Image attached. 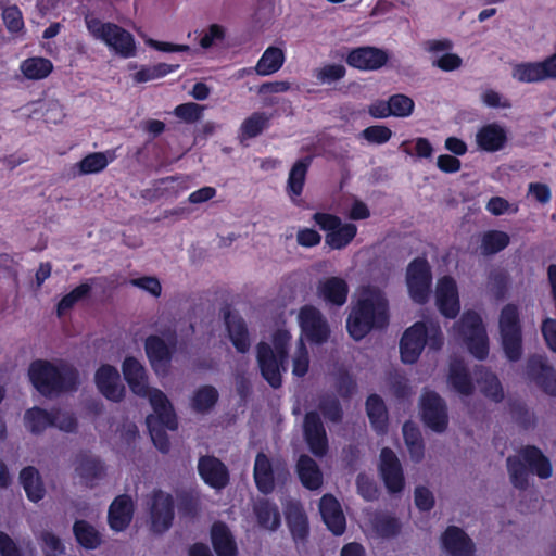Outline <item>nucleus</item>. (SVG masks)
I'll return each instance as SVG.
<instances>
[{
	"label": "nucleus",
	"instance_id": "1",
	"mask_svg": "<svg viewBox=\"0 0 556 556\" xmlns=\"http://www.w3.org/2000/svg\"><path fill=\"white\" fill-rule=\"evenodd\" d=\"M28 378L36 391L47 399L75 392L80 383L78 369L63 359L33 361L28 367Z\"/></svg>",
	"mask_w": 556,
	"mask_h": 556
},
{
	"label": "nucleus",
	"instance_id": "2",
	"mask_svg": "<svg viewBox=\"0 0 556 556\" xmlns=\"http://www.w3.org/2000/svg\"><path fill=\"white\" fill-rule=\"evenodd\" d=\"M387 300L378 292L367 289L352 303L346 317V330L355 341L363 340L372 330H381L389 324Z\"/></svg>",
	"mask_w": 556,
	"mask_h": 556
},
{
	"label": "nucleus",
	"instance_id": "3",
	"mask_svg": "<svg viewBox=\"0 0 556 556\" xmlns=\"http://www.w3.org/2000/svg\"><path fill=\"white\" fill-rule=\"evenodd\" d=\"M454 329L472 356L480 361L488 357L489 338L482 318L477 312H465Z\"/></svg>",
	"mask_w": 556,
	"mask_h": 556
},
{
	"label": "nucleus",
	"instance_id": "4",
	"mask_svg": "<svg viewBox=\"0 0 556 556\" xmlns=\"http://www.w3.org/2000/svg\"><path fill=\"white\" fill-rule=\"evenodd\" d=\"M502 346L510 362H517L522 355V333L519 309L515 304H506L500 315Z\"/></svg>",
	"mask_w": 556,
	"mask_h": 556
},
{
	"label": "nucleus",
	"instance_id": "5",
	"mask_svg": "<svg viewBox=\"0 0 556 556\" xmlns=\"http://www.w3.org/2000/svg\"><path fill=\"white\" fill-rule=\"evenodd\" d=\"M312 220L326 232L325 242L332 250H343L357 235V226L353 223H342V219L331 213L316 212Z\"/></svg>",
	"mask_w": 556,
	"mask_h": 556
},
{
	"label": "nucleus",
	"instance_id": "6",
	"mask_svg": "<svg viewBox=\"0 0 556 556\" xmlns=\"http://www.w3.org/2000/svg\"><path fill=\"white\" fill-rule=\"evenodd\" d=\"M405 280L412 301L419 305L426 304L431 295L433 276L425 256H417L408 263Z\"/></svg>",
	"mask_w": 556,
	"mask_h": 556
},
{
	"label": "nucleus",
	"instance_id": "7",
	"mask_svg": "<svg viewBox=\"0 0 556 556\" xmlns=\"http://www.w3.org/2000/svg\"><path fill=\"white\" fill-rule=\"evenodd\" d=\"M420 417L424 425L437 433H443L448 427V410L444 399L435 391H425L419 401Z\"/></svg>",
	"mask_w": 556,
	"mask_h": 556
},
{
	"label": "nucleus",
	"instance_id": "8",
	"mask_svg": "<svg viewBox=\"0 0 556 556\" xmlns=\"http://www.w3.org/2000/svg\"><path fill=\"white\" fill-rule=\"evenodd\" d=\"M299 325L302 334L314 344H323L330 337V327L323 313L314 305L306 304L300 308Z\"/></svg>",
	"mask_w": 556,
	"mask_h": 556
},
{
	"label": "nucleus",
	"instance_id": "9",
	"mask_svg": "<svg viewBox=\"0 0 556 556\" xmlns=\"http://www.w3.org/2000/svg\"><path fill=\"white\" fill-rule=\"evenodd\" d=\"M256 361L264 380L274 389L280 388L282 384L281 371L286 370L288 361L274 353L271 345L265 341H261L256 345Z\"/></svg>",
	"mask_w": 556,
	"mask_h": 556
},
{
	"label": "nucleus",
	"instance_id": "10",
	"mask_svg": "<svg viewBox=\"0 0 556 556\" xmlns=\"http://www.w3.org/2000/svg\"><path fill=\"white\" fill-rule=\"evenodd\" d=\"M175 518V502L172 494L163 490H154L150 503L151 530L162 534L173 525Z\"/></svg>",
	"mask_w": 556,
	"mask_h": 556
},
{
	"label": "nucleus",
	"instance_id": "11",
	"mask_svg": "<svg viewBox=\"0 0 556 556\" xmlns=\"http://www.w3.org/2000/svg\"><path fill=\"white\" fill-rule=\"evenodd\" d=\"M378 470L390 494H397L404 490L405 477L403 467L392 448L383 447L381 450Z\"/></svg>",
	"mask_w": 556,
	"mask_h": 556
},
{
	"label": "nucleus",
	"instance_id": "12",
	"mask_svg": "<svg viewBox=\"0 0 556 556\" xmlns=\"http://www.w3.org/2000/svg\"><path fill=\"white\" fill-rule=\"evenodd\" d=\"M303 438L314 456L321 458L328 453L329 441L318 412L309 410L305 414L303 419Z\"/></svg>",
	"mask_w": 556,
	"mask_h": 556
},
{
	"label": "nucleus",
	"instance_id": "13",
	"mask_svg": "<svg viewBox=\"0 0 556 556\" xmlns=\"http://www.w3.org/2000/svg\"><path fill=\"white\" fill-rule=\"evenodd\" d=\"M428 326L416 321L408 327L400 340V354L404 364H415L427 345Z\"/></svg>",
	"mask_w": 556,
	"mask_h": 556
},
{
	"label": "nucleus",
	"instance_id": "14",
	"mask_svg": "<svg viewBox=\"0 0 556 556\" xmlns=\"http://www.w3.org/2000/svg\"><path fill=\"white\" fill-rule=\"evenodd\" d=\"M388 61V52L372 46L353 48L345 56V62L350 67L362 72L378 71L382 68Z\"/></svg>",
	"mask_w": 556,
	"mask_h": 556
},
{
	"label": "nucleus",
	"instance_id": "15",
	"mask_svg": "<svg viewBox=\"0 0 556 556\" xmlns=\"http://www.w3.org/2000/svg\"><path fill=\"white\" fill-rule=\"evenodd\" d=\"M175 341L167 344L161 337L150 334L144 340V352L155 374H167L174 353Z\"/></svg>",
	"mask_w": 556,
	"mask_h": 556
},
{
	"label": "nucleus",
	"instance_id": "16",
	"mask_svg": "<svg viewBox=\"0 0 556 556\" xmlns=\"http://www.w3.org/2000/svg\"><path fill=\"white\" fill-rule=\"evenodd\" d=\"M527 376L543 392L556 396V372L542 355H532L527 361Z\"/></svg>",
	"mask_w": 556,
	"mask_h": 556
},
{
	"label": "nucleus",
	"instance_id": "17",
	"mask_svg": "<svg viewBox=\"0 0 556 556\" xmlns=\"http://www.w3.org/2000/svg\"><path fill=\"white\" fill-rule=\"evenodd\" d=\"M94 382L99 392L109 401L118 403L125 397V387L116 367L103 364L94 374Z\"/></svg>",
	"mask_w": 556,
	"mask_h": 556
},
{
	"label": "nucleus",
	"instance_id": "18",
	"mask_svg": "<svg viewBox=\"0 0 556 556\" xmlns=\"http://www.w3.org/2000/svg\"><path fill=\"white\" fill-rule=\"evenodd\" d=\"M198 472L204 483L215 490H223L230 480L227 466L213 455H204L199 458Z\"/></svg>",
	"mask_w": 556,
	"mask_h": 556
},
{
	"label": "nucleus",
	"instance_id": "19",
	"mask_svg": "<svg viewBox=\"0 0 556 556\" xmlns=\"http://www.w3.org/2000/svg\"><path fill=\"white\" fill-rule=\"evenodd\" d=\"M76 473L85 486L92 489L106 475L104 462L89 452H81L76 456Z\"/></svg>",
	"mask_w": 556,
	"mask_h": 556
},
{
	"label": "nucleus",
	"instance_id": "20",
	"mask_svg": "<svg viewBox=\"0 0 556 556\" xmlns=\"http://www.w3.org/2000/svg\"><path fill=\"white\" fill-rule=\"evenodd\" d=\"M437 306L440 313L450 319H454L459 313L460 305L457 286L450 276H444L438 281Z\"/></svg>",
	"mask_w": 556,
	"mask_h": 556
},
{
	"label": "nucleus",
	"instance_id": "21",
	"mask_svg": "<svg viewBox=\"0 0 556 556\" xmlns=\"http://www.w3.org/2000/svg\"><path fill=\"white\" fill-rule=\"evenodd\" d=\"M349 285L341 277H328L319 280L316 288V293L326 304L330 306H343L349 296Z\"/></svg>",
	"mask_w": 556,
	"mask_h": 556
},
{
	"label": "nucleus",
	"instance_id": "22",
	"mask_svg": "<svg viewBox=\"0 0 556 556\" xmlns=\"http://www.w3.org/2000/svg\"><path fill=\"white\" fill-rule=\"evenodd\" d=\"M134 501L127 494L116 496L108 511V522L113 531L122 532L128 528L134 517Z\"/></svg>",
	"mask_w": 556,
	"mask_h": 556
},
{
	"label": "nucleus",
	"instance_id": "23",
	"mask_svg": "<svg viewBox=\"0 0 556 556\" xmlns=\"http://www.w3.org/2000/svg\"><path fill=\"white\" fill-rule=\"evenodd\" d=\"M324 523L334 535H342L346 529L345 516L339 501L332 494H324L319 501Z\"/></svg>",
	"mask_w": 556,
	"mask_h": 556
},
{
	"label": "nucleus",
	"instance_id": "24",
	"mask_svg": "<svg viewBox=\"0 0 556 556\" xmlns=\"http://www.w3.org/2000/svg\"><path fill=\"white\" fill-rule=\"evenodd\" d=\"M122 372L131 392L138 396H148L149 384L144 366L134 356H126L122 363Z\"/></svg>",
	"mask_w": 556,
	"mask_h": 556
},
{
	"label": "nucleus",
	"instance_id": "25",
	"mask_svg": "<svg viewBox=\"0 0 556 556\" xmlns=\"http://www.w3.org/2000/svg\"><path fill=\"white\" fill-rule=\"evenodd\" d=\"M285 516L295 544H305L309 536V525L302 505L294 502L289 503L286 507Z\"/></svg>",
	"mask_w": 556,
	"mask_h": 556
},
{
	"label": "nucleus",
	"instance_id": "26",
	"mask_svg": "<svg viewBox=\"0 0 556 556\" xmlns=\"http://www.w3.org/2000/svg\"><path fill=\"white\" fill-rule=\"evenodd\" d=\"M442 546L451 556H473L475 544L463 529L448 526L442 534Z\"/></svg>",
	"mask_w": 556,
	"mask_h": 556
},
{
	"label": "nucleus",
	"instance_id": "27",
	"mask_svg": "<svg viewBox=\"0 0 556 556\" xmlns=\"http://www.w3.org/2000/svg\"><path fill=\"white\" fill-rule=\"evenodd\" d=\"M476 143L479 150L484 152L501 151L507 143V132L497 123L483 125L476 134Z\"/></svg>",
	"mask_w": 556,
	"mask_h": 556
},
{
	"label": "nucleus",
	"instance_id": "28",
	"mask_svg": "<svg viewBox=\"0 0 556 556\" xmlns=\"http://www.w3.org/2000/svg\"><path fill=\"white\" fill-rule=\"evenodd\" d=\"M148 395L150 404L155 413L154 418L168 430H176L178 428L177 416L165 393L159 389H149Z\"/></svg>",
	"mask_w": 556,
	"mask_h": 556
},
{
	"label": "nucleus",
	"instance_id": "29",
	"mask_svg": "<svg viewBox=\"0 0 556 556\" xmlns=\"http://www.w3.org/2000/svg\"><path fill=\"white\" fill-rule=\"evenodd\" d=\"M211 543L217 556H237L238 546L229 527L215 521L211 527Z\"/></svg>",
	"mask_w": 556,
	"mask_h": 556
},
{
	"label": "nucleus",
	"instance_id": "30",
	"mask_svg": "<svg viewBox=\"0 0 556 556\" xmlns=\"http://www.w3.org/2000/svg\"><path fill=\"white\" fill-rule=\"evenodd\" d=\"M365 409L372 430L378 435H384L389 428V415L383 399L376 393L368 395Z\"/></svg>",
	"mask_w": 556,
	"mask_h": 556
},
{
	"label": "nucleus",
	"instance_id": "31",
	"mask_svg": "<svg viewBox=\"0 0 556 556\" xmlns=\"http://www.w3.org/2000/svg\"><path fill=\"white\" fill-rule=\"evenodd\" d=\"M224 319L230 341L237 352L247 353L250 350L251 342L244 319L239 315H232L230 311L225 312Z\"/></svg>",
	"mask_w": 556,
	"mask_h": 556
},
{
	"label": "nucleus",
	"instance_id": "32",
	"mask_svg": "<svg viewBox=\"0 0 556 556\" xmlns=\"http://www.w3.org/2000/svg\"><path fill=\"white\" fill-rule=\"evenodd\" d=\"M520 459L525 463L530 472L541 479L552 477L553 467L549 459L535 445H526L520 451Z\"/></svg>",
	"mask_w": 556,
	"mask_h": 556
},
{
	"label": "nucleus",
	"instance_id": "33",
	"mask_svg": "<svg viewBox=\"0 0 556 556\" xmlns=\"http://www.w3.org/2000/svg\"><path fill=\"white\" fill-rule=\"evenodd\" d=\"M59 414L60 408L58 407L47 410L42 407L34 406L25 412V426L31 433L40 434L46 429L55 425Z\"/></svg>",
	"mask_w": 556,
	"mask_h": 556
},
{
	"label": "nucleus",
	"instance_id": "34",
	"mask_svg": "<svg viewBox=\"0 0 556 556\" xmlns=\"http://www.w3.org/2000/svg\"><path fill=\"white\" fill-rule=\"evenodd\" d=\"M103 42L116 54L128 59L136 54V42L134 36L117 24L112 25L110 34Z\"/></svg>",
	"mask_w": 556,
	"mask_h": 556
},
{
	"label": "nucleus",
	"instance_id": "35",
	"mask_svg": "<svg viewBox=\"0 0 556 556\" xmlns=\"http://www.w3.org/2000/svg\"><path fill=\"white\" fill-rule=\"evenodd\" d=\"M296 473L302 485L311 491L323 485V472L318 464L308 455H300L296 462Z\"/></svg>",
	"mask_w": 556,
	"mask_h": 556
},
{
	"label": "nucleus",
	"instance_id": "36",
	"mask_svg": "<svg viewBox=\"0 0 556 556\" xmlns=\"http://www.w3.org/2000/svg\"><path fill=\"white\" fill-rule=\"evenodd\" d=\"M447 381L460 395L470 396L475 392L471 375L462 359H455L450 364Z\"/></svg>",
	"mask_w": 556,
	"mask_h": 556
},
{
	"label": "nucleus",
	"instance_id": "37",
	"mask_svg": "<svg viewBox=\"0 0 556 556\" xmlns=\"http://www.w3.org/2000/svg\"><path fill=\"white\" fill-rule=\"evenodd\" d=\"M253 477L255 485L261 493L267 495L274 491L275 476L273 465L269 457L263 452L256 454Z\"/></svg>",
	"mask_w": 556,
	"mask_h": 556
},
{
	"label": "nucleus",
	"instance_id": "38",
	"mask_svg": "<svg viewBox=\"0 0 556 556\" xmlns=\"http://www.w3.org/2000/svg\"><path fill=\"white\" fill-rule=\"evenodd\" d=\"M257 525L266 530L276 531L281 525V516L276 503L260 498L253 506Z\"/></svg>",
	"mask_w": 556,
	"mask_h": 556
},
{
	"label": "nucleus",
	"instance_id": "39",
	"mask_svg": "<svg viewBox=\"0 0 556 556\" xmlns=\"http://www.w3.org/2000/svg\"><path fill=\"white\" fill-rule=\"evenodd\" d=\"M285 63V53L278 47H268L257 61L254 67L244 68L243 72L250 74L255 71L261 76H268L278 72Z\"/></svg>",
	"mask_w": 556,
	"mask_h": 556
},
{
	"label": "nucleus",
	"instance_id": "40",
	"mask_svg": "<svg viewBox=\"0 0 556 556\" xmlns=\"http://www.w3.org/2000/svg\"><path fill=\"white\" fill-rule=\"evenodd\" d=\"M21 484L30 502L37 503L45 497L46 489L37 468L24 467L20 472Z\"/></svg>",
	"mask_w": 556,
	"mask_h": 556
},
{
	"label": "nucleus",
	"instance_id": "41",
	"mask_svg": "<svg viewBox=\"0 0 556 556\" xmlns=\"http://www.w3.org/2000/svg\"><path fill=\"white\" fill-rule=\"evenodd\" d=\"M475 372L482 394L495 403L502 402L504 391L497 376L484 366H476Z\"/></svg>",
	"mask_w": 556,
	"mask_h": 556
},
{
	"label": "nucleus",
	"instance_id": "42",
	"mask_svg": "<svg viewBox=\"0 0 556 556\" xmlns=\"http://www.w3.org/2000/svg\"><path fill=\"white\" fill-rule=\"evenodd\" d=\"M312 161L313 157L307 155L292 165L287 181V192L292 199L302 194Z\"/></svg>",
	"mask_w": 556,
	"mask_h": 556
},
{
	"label": "nucleus",
	"instance_id": "43",
	"mask_svg": "<svg viewBox=\"0 0 556 556\" xmlns=\"http://www.w3.org/2000/svg\"><path fill=\"white\" fill-rule=\"evenodd\" d=\"M115 159V152L108 150L105 152H92L83 157L77 164L79 175L98 174Z\"/></svg>",
	"mask_w": 556,
	"mask_h": 556
},
{
	"label": "nucleus",
	"instance_id": "44",
	"mask_svg": "<svg viewBox=\"0 0 556 556\" xmlns=\"http://www.w3.org/2000/svg\"><path fill=\"white\" fill-rule=\"evenodd\" d=\"M510 242V237L502 230H486L481 235L480 253L483 256H491L505 250Z\"/></svg>",
	"mask_w": 556,
	"mask_h": 556
},
{
	"label": "nucleus",
	"instance_id": "45",
	"mask_svg": "<svg viewBox=\"0 0 556 556\" xmlns=\"http://www.w3.org/2000/svg\"><path fill=\"white\" fill-rule=\"evenodd\" d=\"M20 70L27 79L41 80L52 73L53 63L42 56H31L21 63Z\"/></svg>",
	"mask_w": 556,
	"mask_h": 556
},
{
	"label": "nucleus",
	"instance_id": "46",
	"mask_svg": "<svg viewBox=\"0 0 556 556\" xmlns=\"http://www.w3.org/2000/svg\"><path fill=\"white\" fill-rule=\"evenodd\" d=\"M73 533L77 543L85 549H96L102 542L100 532L86 520H76Z\"/></svg>",
	"mask_w": 556,
	"mask_h": 556
},
{
	"label": "nucleus",
	"instance_id": "47",
	"mask_svg": "<svg viewBox=\"0 0 556 556\" xmlns=\"http://www.w3.org/2000/svg\"><path fill=\"white\" fill-rule=\"evenodd\" d=\"M177 179L178 177L176 176H167L155 179L152 184V188L144 190L143 197L150 201H155L163 198H176L178 195V191L174 184L177 181Z\"/></svg>",
	"mask_w": 556,
	"mask_h": 556
},
{
	"label": "nucleus",
	"instance_id": "48",
	"mask_svg": "<svg viewBox=\"0 0 556 556\" xmlns=\"http://www.w3.org/2000/svg\"><path fill=\"white\" fill-rule=\"evenodd\" d=\"M218 397L215 387L202 386L194 391L191 406L197 413H207L216 405Z\"/></svg>",
	"mask_w": 556,
	"mask_h": 556
},
{
	"label": "nucleus",
	"instance_id": "49",
	"mask_svg": "<svg viewBox=\"0 0 556 556\" xmlns=\"http://www.w3.org/2000/svg\"><path fill=\"white\" fill-rule=\"evenodd\" d=\"M270 116L265 112H254L247 117L240 126V136L243 139H252L268 127Z\"/></svg>",
	"mask_w": 556,
	"mask_h": 556
},
{
	"label": "nucleus",
	"instance_id": "50",
	"mask_svg": "<svg viewBox=\"0 0 556 556\" xmlns=\"http://www.w3.org/2000/svg\"><path fill=\"white\" fill-rule=\"evenodd\" d=\"M178 68L179 64L167 63H157L152 66H142L138 72L135 73L134 80L138 84L147 83L153 79L165 77Z\"/></svg>",
	"mask_w": 556,
	"mask_h": 556
},
{
	"label": "nucleus",
	"instance_id": "51",
	"mask_svg": "<svg viewBox=\"0 0 556 556\" xmlns=\"http://www.w3.org/2000/svg\"><path fill=\"white\" fill-rule=\"evenodd\" d=\"M91 286L87 282L80 283L72 291L65 294L56 304V314L59 317L63 316L66 312L72 309L76 303L89 296Z\"/></svg>",
	"mask_w": 556,
	"mask_h": 556
},
{
	"label": "nucleus",
	"instance_id": "52",
	"mask_svg": "<svg viewBox=\"0 0 556 556\" xmlns=\"http://www.w3.org/2000/svg\"><path fill=\"white\" fill-rule=\"evenodd\" d=\"M346 75V68L342 64L327 63L317 67L313 72V76L318 84L331 85L343 79Z\"/></svg>",
	"mask_w": 556,
	"mask_h": 556
},
{
	"label": "nucleus",
	"instance_id": "53",
	"mask_svg": "<svg viewBox=\"0 0 556 556\" xmlns=\"http://www.w3.org/2000/svg\"><path fill=\"white\" fill-rule=\"evenodd\" d=\"M506 463L513 485L518 490H527L529 485V470L525 463L517 456H509Z\"/></svg>",
	"mask_w": 556,
	"mask_h": 556
},
{
	"label": "nucleus",
	"instance_id": "54",
	"mask_svg": "<svg viewBox=\"0 0 556 556\" xmlns=\"http://www.w3.org/2000/svg\"><path fill=\"white\" fill-rule=\"evenodd\" d=\"M147 427L154 446L161 453H168L170 450L169 438L166 433V427L160 424L153 415L147 417Z\"/></svg>",
	"mask_w": 556,
	"mask_h": 556
},
{
	"label": "nucleus",
	"instance_id": "55",
	"mask_svg": "<svg viewBox=\"0 0 556 556\" xmlns=\"http://www.w3.org/2000/svg\"><path fill=\"white\" fill-rule=\"evenodd\" d=\"M318 409L325 419L333 424H339L343 419V408L340 401L334 396H323L318 403Z\"/></svg>",
	"mask_w": 556,
	"mask_h": 556
},
{
	"label": "nucleus",
	"instance_id": "56",
	"mask_svg": "<svg viewBox=\"0 0 556 556\" xmlns=\"http://www.w3.org/2000/svg\"><path fill=\"white\" fill-rule=\"evenodd\" d=\"M509 413L514 421L522 429L528 430L535 425L534 414L531 413L527 405L520 401L509 403Z\"/></svg>",
	"mask_w": 556,
	"mask_h": 556
},
{
	"label": "nucleus",
	"instance_id": "57",
	"mask_svg": "<svg viewBox=\"0 0 556 556\" xmlns=\"http://www.w3.org/2000/svg\"><path fill=\"white\" fill-rule=\"evenodd\" d=\"M374 530L383 539L396 536L401 531V523L397 518L389 515L377 517L374 522Z\"/></svg>",
	"mask_w": 556,
	"mask_h": 556
},
{
	"label": "nucleus",
	"instance_id": "58",
	"mask_svg": "<svg viewBox=\"0 0 556 556\" xmlns=\"http://www.w3.org/2000/svg\"><path fill=\"white\" fill-rule=\"evenodd\" d=\"M390 114L396 117H407L414 111V101L405 94L397 93L389 98Z\"/></svg>",
	"mask_w": 556,
	"mask_h": 556
},
{
	"label": "nucleus",
	"instance_id": "59",
	"mask_svg": "<svg viewBox=\"0 0 556 556\" xmlns=\"http://www.w3.org/2000/svg\"><path fill=\"white\" fill-rule=\"evenodd\" d=\"M204 106L194 102H187L177 105L174 114L181 121L192 124L201 119Z\"/></svg>",
	"mask_w": 556,
	"mask_h": 556
},
{
	"label": "nucleus",
	"instance_id": "60",
	"mask_svg": "<svg viewBox=\"0 0 556 556\" xmlns=\"http://www.w3.org/2000/svg\"><path fill=\"white\" fill-rule=\"evenodd\" d=\"M309 368V354L308 350L303 342L300 340L296 345L295 355L293 357V368L292 374L299 378L304 377Z\"/></svg>",
	"mask_w": 556,
	"mask_h": 556
},
{
	"label": "nucleus",
	"instance_id": "61",
	"mask_svg": "<svg viewBox=\"0 0 556 556\" xmlns=\"http://www.w3.org/2000/svg\"><path fill=\"white\" fill-rule=\"evenodd\" d=\"M290 341L291 333L287 329H277L271 336L274 353L279 355L280 358L289 361Z\"/></svg>",
	"mask_w": 556,
	"mask_h": 556
},
{
	"label": "nucleus",
	"instance_id": "62",
	"mask_svg": "<svg viewBox=\"0 0 556 556\" xmlns=\"http://www.w3.org/2000/svg\"><path fill=\"white\" fill-rule=\"evenodd\" d=\"M357 388L356 380L348 370H341L337 377L336 389L338 394L344 399L349 400L355 393Z\"/></svg>",
	"mask_w": 556,
	"mask_h": 556
},
{
	"label": "nucleus",
	"instance_id": "63",
	"mask_svg": "<svg viewBox=\"0 0 556 556\" xmlns=\"http://www.w3.org/2000/svg\"><path fill=\"white\" fill-rule=\"evenodd\" d=\"M2 17L10 33L16 34L24 28L23 15L17 5L7 7L2 12Z\"/></svg>",
	"mask_w": 556,
	"mask_h": 556
},
{
	"label": "nucleus",
	"instance_id": "64",
	"mask_svg": "<svg viewBox=\"0 0 556 556\" xmlns=\"http://www.w3.org/2000/svg\"><path fill=\"white\" fill-rule=\"evenodd\" d=\"M356 486L358 494L367 502L376 501L379 496L376 482L363 473L357 476Z\"/></svg>",
	"mask_w": 556,
	"mask_h": 556
}]
</instances>
